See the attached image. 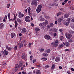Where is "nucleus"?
Wrapping results in <instances>:
<instances>
[{
  "instance_id": "nucleus-1",
  "label": "nucleus",
  "mask_w": 74,
  "mask_h": 74,
  "mask_svg": "<svg viewBox=\"0 0 74 74\" xmlns=\"http://www.w3.org/2000/svg\"><path fill=\"white\" fill-rule=\"evenodd\" d=\"M58 42H59L58 40H56L55 41V42L51 43V45L52 46V47H57L58 45H59Z\"/></svg>"
},
{
  "instance_id": "nucleus-2",
  "label": "nucleus",
  "mask_w": 74,
  "mask_h": 74,
  "mask_svg": "<svg viewBox=\"0 0 74 74\" xmlns=\"http://www.w3.org/2000/svg\"><path fill=\"white\" fill-rule=\"evenodd\" d=\"M42 8V5H39L38 6L36 9V12L38 13H39L41 11V8Z\"/></svg>"
},
{
  "instance_id": "nucleus-3",
  "label": "nucleus",
  "mask_w": 74,
  "mask_h": 74,
  "mask_svg": "<svg viewBox=\"0 0 74 74\" xmlns=\"http://www.w3.org/2000/svg\"><path fill=\"white\" fill-rule=\"evenodd\" d=\"M38 3V2L37 0H33L31 3V5H35V6H37Z\"/></svg>"
},
{
  "instance_id": "nucleus-4",
  "label": "nucleus",
  "mask_w": 74,
  "mask_h": 74,
  "mask_svg": "<svg viewBox=\"0 0 74 74\" xmlns=\"http://www.w3.org/2000/svg\"><path fill=\"white\" fill-rule=\"evenodd\" d=\"M65 35L66 36V38H67V39H68V40L71 39V38L72 37V35L70 34H67V33H66L65 34Z\"/></svg>"
},
{
  "instance_id": "nucleus-5",
  "label": "nucleus",
  "mask_w": 74,
  "mask_h": 74,
  "mask_svg": "<svg viewBox=\"0 0 74 74\" xmlns=\"http://www.w3.org/2000/svg\"><path fill=\"white\" fill-rule=\"evenodd\" d=\"M70 19H67L66 20V22L65 24V25L66 26H69V23H70Z\"/></svg>"
},
{
  "instance_id": "nucleus-6",
  "label": "nucleus",
  "mask_w": 74,
  "mask_h": 74,
  "mask_svg": "<svg viewBox=\"0 0 74 74\" xmlns=\"http://www.w3.org/2000/svg\"><path fill=\"white\" fill-rule=\"evenodd\" d=\"M8 51L6 49L4 50L3 52V54L4 55H7L8 54Z\"/></svg>"
},
{
  "instance_id": "nucleus-7",
  "label": "nucleus",
  "mask_w": 74,
  "mask_h": 74,
  "mask_svg": "<svg viewBox=\"0 0 74 74\" xmlns=\"http://www.w3.org/2000/svg\"><path fill=\"white\" fill-rule=\"evenodd\" d=\"M18 14V17L20 18L24 16V14H22L21 12H19Z\"/></svg>"
},
{
  "instance_id": "nucleus-8",
  "label": "nucleus",
  "mask_w": 74,
  "mask_h": 74,
  "mask_svg": "<svg viewBox=\"0 0 74 74\" xmlns=\"http://www.w3.org/2000/svg\"><path fill=\"white\" fill-rule=\"evenodd\" d=\"M6 48L9 51H11V50L12 49V48L10 47H9L8 45L6 46Z\"/></svg>"
},
{
  "instance_id": "nucleus-9",
  "label": "nucleus",
  "mask_w": 74,
  "mask_h": 74,
  "mask_svg": "<svg viewBox=\"0 0 74 74\" xmlns=\"http://www.w3.org/2000/svg\"><path fill=\"white\" fill-rule=\"evenodd\" d=\"M24 42H25V41H24L23 42H21L20 43V44L18 46L19 48H22V47H23V43Z\"/></svg>"
},
{
  "instance_id": "nucleus-10",
  "label": "nucleus",
  "mask_w": 74,
  "mask_h": 74,
  "mask_svg": "<svg viewBox=\"0 0 74 74\" xmlns=\"http://www.w3.org/2000/svg\"><path fill=\"white\" fill-rule=\"evenodd\" d=\"M26 32H27V30L26 29V28H24L22 29V30L21 31V33H25Z\"/></svg>"
},
{
  "instance_id": "nucleus-11",
  "label": "nucleus",
  "mask_w": 74,
  "mask_h": 74,
  "mask_svg": "<svg viewBox=\"0 0 74 74\" xmlns=\"http://www.w3.org/2000/svg\"><path fill=\"white\" fill-rule=\"evenodd\" d=\"M45 38L46 40H49L50 39V36L48 35H45Z\"/></svg>"
},
{
  "instance_id": "nucleus-12",
  "label": "nucleus",
  "mask_w": 74,
  "mask_h": 74,
  "mask_svg": "<svg viewBox=\"0 0 74 74\" xmlns=\"http://www.w3.org/2000/svg\"><path fill=\"white\" fill-rule=\"evenodd\" d=\"M18 68H19V65L16 64L15 67V72L16 71H17V70H18Z\"/></svg>"
},
{
  "instance_id": "nucleus-13",
  "label": "nucleus",
  "mask_w": 74,
  "mask_h": 74,
  "mask_svg": "<svg viewBox=\"0 0 74 74\" xmlns=\"http://www.w3.org/2000/svg\"><path fill=\"white\" fill-rule=\"evenodd\" d=\"M43 26H46L48 23V21H47L46 20L45 22L42 23Z\"/></svg>"
},
{
  "instance_id": "nucleus-14",
  "label": "nucleus",
  "mask_w": 74,
  "mask_h": 74,
  "mask_svg": "<svg viewBox=\"0 0 74 74\" xmlns=\"http://www.w3.org/2000/svg\"><path fill=\"white\" fill-rule=\"evenodd\" d=\"M23 64L22 61H20L19 62L18 66H19V67H22L23 66Z\"/></svg>"
},
{
  "instance_id": "nucleus-15",
  "label": "nucleus",
  "mask_w": 74,
  "mask_h": 74,
  "mask_svg": "<svg viewBox=\"0 0 74 74\" xmlns=\"http://www.w3.org/2000/svg\"><path fill=\"white\" fill-rule=\"evenodd\" d=\"M41 72L40 70H37L36 71V74H41Z\"/></svg>"
},
{
  "instance_id": "nucleus-16",
  "label": "nucleus",
  "mask_w": 74,
  "mask_h": 74,
  "mask_svg": "<svg viewBox=\"0 0 74 74\" xmlns=\"http://www.w3.org/2000/svg\"><path fill=\"white\" fill-rule=\"evenodd\" d=\"M15 35V34L14 32L10 34L11 38H14Z\"/></svg>"
},
{
  "instance_id": "nucleus-17",
  "label": "nucleus",
  "mask_w": 74,
  "mask_h": 74,
  "mask_svg": "<svg viewBox=\"0 0 74 74\" xmlns=\"http://www.w3.org/2000/svg\"><path fill=\"white\" fill-rule=\"evenodd\" d=\"M21 58L22 59H25V58H26V55L24 53H23L22 54L21 56Z\"/></svg>"
},
{
  "instance_id": "nucleus-18",
  "label": "nucleus",
  "mask_w": 74,
  "mask_h": 74,
  "mask_svg": "<svg viewBox=\"0 0 74 74\" xmlns=\"http://www.w3.org/2000/svg\"><path fill=\"white\" fill-rule=\"evenodd\" d=\"M69 14H66L64 15V18H67L69 17Z\"/></svg>"
},
{
  "instance_id": "nucleus-19",
  "label": "nucleus",
  "mask_w": 74,
  "mask_h": 74,
  "mask_svg": "<svg viewBox=\"0 0 74 74\" xmlns=\"http://www.w3.org/2000/svg\"><path fill=\"white\" fill-rule=\"evenodd\" d=\"M4 27V24L1 23L0 24V29H1Z\"/></svg>"
},
{
  "instance_id": "nucleus-20",
  "label": "nucleus",
  "mask_w": 74,
  "mask_h": 74,
  "mask_svg": "<svg viewBox=\"0 0 74 74\" xmlns=\"http://www.w3.org/2000/svg\"><path fill=\"white\" fill-rule=\"evenodd\" d=\"M30 10H31V9L30 8V7H29L28 10V13L29 15L31 14V13H30Z\"/></svg>"
},
{
  "instance_id": "nucleus-21",
  "label": "nucleus",
  "mask_w": 74,
  "mask_h": 74,
  "mask_svg": "<svg viewBox=\"0 0 74 74\" xmlns=\"http://www.w3.org/2000/svg\"><path fill=\"white\" fill-rule=\"evenodd\" d=\"M41 60H42L43 61H46L47 60V58H41Z\"/></svg>"
},
{
  "instance_id": "nucleus-22",
  "label": "nucleus",
  "mask_w": 74,
  "mask_h": 74,
  "mask_svg": "<svg viewBox=\"0 0 74 74\" xmlns=\"http://www.w3.org/2000/svg\"><path fill=\"white\" fill-rule=\"evenodd\" d=\"M15 23V27H16L18 26V23H17V21L16 20L14 22Z\"/></svg>"
},
{
  "instance_id": "nucleus-23",
  "label": "nucleus",
  "mask_w": 74,
  "mask_h": 74,
  "mask_svg": "<svg viewBox=\"0 0 74 74\" xmlns=\"http://www.w3.org/2000/svg\"><path fill=\"white\" fill-rule=\"evenodd\" d=\"M55 64H53L52 66V67L51 68V69H52V70H53L55 69Z\"/></svg>"
},
{
  "instance_id": "nucleus-24",
  "label": "nucleus",
  "mask_w": 74,
  "mask_h": 74,
  "mask_svg": "<svg viewBox=\"0 0 74 74\" xmlns=\"http://www.w3.org/2000/svg\"><path fill=\"white\" fill-rule=\"evenodd\" d=\"M65 45L67 47H69L70 46V44L68 43L67 42H65Z\"/></svg>"
},
{
  "instance_id": "nucleus-25",
  "label": "nucleus",
  "mask_w": 74,
  "mask_h": 74,
  "mask_svg": "<svg viewBox=\"0 0 74 74\" xmlns=\"http://www.w3.org/2000/svg\"><path fill=\"white\" fill-rule=\"evenodd\" d=\"M55 60L56 62H59L60 61V59L58 57H56L55 59Z\"/></svg>"
},
{
  "instance_id": "nucleus-26",
  "label": "nucleus",
  "mask_w": 74,
  "mask_h": 74,
  "mask_svg": "<svg viewBox=\"0 0 74 74\" xmlns=\"http://www.w3.org/2000/svg\"><path fill=\"white\" fill-rule=\"evenodd\" d=\"M42 55L43 56H46L47 57L48 56V54L47 53H43L42 54Z\"/></svg>"
},
{
  "instance_id": "nucleus-27",
  "label": "nucleus",
  "mask_w": 74,
  "mask_h": 74,
  "mask_svg": "<svg viewBox=\"0 0 74 74\" xmlns=\"http://www.w3.org/2000/svg\"><path fill=\"white\" fill-rule=\"evenodd\" d=\"M64 46L62 44L60 45L58 47L60 49V48H63V47Z\"/></svg>"
},
{
  "instance_id": "nucleus-28",
  "label": "nucleus",
  "mask_w": 74,
  "mask_h": 74,
  "mask_svg": "<svg viewBox=\"0 0 74 74\" xmlns=\"http://www.w3.org/2000/svg\"><path fill=\"white\" fill-rule=\"evenodd\" d=\"M63 19H58V22H60L62 21Z\"/></svg>"
},
{
  "instance_id": "nucleus-29",
  "label": "nucleus",
  "mask_w": 74,
  "mask_h": 74,
  "mask_svg": "<svg viewBox=\"0 0 74 74\" xmlns=\"http://www.w3.org/2000/svg\"><path fill=\"white\" fill-rule=\"evenodd\" d=\"M47 52L48 53H49L51 52V50L50 49H48L47 50Z\"/></svg>"
},
{
  "instance_id": "nucleus-30",
  "label": "nucleus",
  "mask_w": 74,
  "mask_h": 74,
  "mask_svg": "<svg viewBox=\"0 0 74 74\" xmlns=\"http://www.w3.org/2000/svg\"><path fill=\"white\" fill-rule=\"evenodd\" d=\"M40 29H39V28H36V29H35V31H36L37 32H38V31H40Z\"/></svg>"
},
{
  "instance_id": "nucleus-31",
  "label": "nucleus",
  "mask_w": 74,
  "mask_h": 74,
  "mask_svg": "<svg viewBox=\"0 0 74 74\" xmlns=\"http://www.w3.org/2000/svg\"><path fill=\"white\" fill-rule=\"evenodd\" d=\"M53 25H54V24H53V23H51L50 24V27H52L53 26Z\"/></svg>"
},
{
  "instance_id": "nucleus-32",
  "label": "nucleus",
  "mask_w": 74,
  "mask_h": 74,
  "mask_svg": "<svg viewBox=\"0 0 74 74\" xmlns=\"http://www.w3.org/2000/svg\"><path fill=\"white\" fill-rule=\"evenodd\" d=\"M25 21L26 22H30V20L28 19H25Z\"/></svg>"
},
{
  "instance_id": "nucleus-33",
  "label": "nucleus",
  "mask_w": 74,
  "mask_h": 74,
  "mask_svg": "<svg viewBox=\"0 0 74 74\" xmlns=\"http://www.w3.org/2000/svg\"><path fill=\"white\" fill-rule=\"evenodd\" d=\"M10 13H9L8 15V19H10Z\"/></svg>"
},
{
  "instance_id": "nucleus-34",
  "label": "nucleus",
  "mask_w": 74,
  "mask_h": 74,
  "mask_svg": "<svg viewBox=\"0 0 74 74\" xmlns=\"http://www.w3.org/2000/svg\"><path fill=\"white\" fill-rule=\"evenodd\" d=\"M61 14H62V12H59L57 13V16H59L60 15H61Z\"/></svg>"
},
{
  "instance_id": "nucleus-35",
  "label": "nucleus",
  "mask_w": 74,
  "mask_h": 74,
  "mask_svg": "<svg viewBox=\"0 0 74 74\" xmlns=\"http://www.w3.org/2000/svg\"><path fill=\"white\" fill-rule=\"evenodd\" d=\"M39 21H40V22H42L45 21V19H40Z\"/></svg>"
},
{
  "instance_id": "nucleus-36",
  "label": "nucleus",
  "mask_w": 74,
  "mask_h": 74,
  "mask_svg": "<svg viewBox=\"0 0 74 74\" xmlns=\"http://www.w3.org/2000/svg\"><path fill=\"white\" fill-rule=\"evenodd\" d=\"M60 38L61 41L63 40V36H61L60 37Z\"/></svg>"
},
{
  "instance_id": "nucleus-37",
  "label": "nucleus",
  "mask_w": 74,
  "mask_h": 74,
  "mask_svg": "<svg viewBox=\"0 0 74 74\" xmlns=\"http://www.w3.org/2000/svg\"><path fill=\"white\" fill-rule=\"evenodd\" d=\"M50 25L49 24H48L47 26V29H49L50 28Z\"/></svg>"
},
{
  "instance_id": "nucleus-38",
  "label": "nucleus",
  "mask_w": 74,
  "mask_h": 74,
  "mask_svg": "<svg viewBox=\"0 0 74 74\" xmlns=\"http://www.w3.org/2000/svg\"><path fill=\"white\" fill-rule=\"evenodd\" d=\"M17 21L19 23H21L22 22V21L19 19H17Z\"/></svg>"
},
{
  "instance_id": "nucleus-39",
  "label": "nucleus",
  "mask_w": 74,
  "mask_h": 74,
  "mask_svg": "<svg viewBox=\"0 0 74 74\" xmlns=\"http://www.w3.org/2000/svg\"><path fill=\"white\" fill-rule=\"evenodd\" d=\"M44 50L43 49L41 48L40 50V52H42L43 51H44Z\"/></svg>"
},
{
  "instance_id": "nucleus-40",
  "label": "nucleus",
  "mask_w": 74,
  "mask_h": 74,
  "mask_svg": "<svg viewBox=\"0 0 74 74\" xmlns=\"http://www.w3.org/2000/svg\"><path fill=\"white\" fill-rule=\"evenodd\" d=\"M49 18H51V17H49V16H45V18L46 19H49Z\"/></svg>"
},
{
  "instance_id": "nucleus-41",
  "label": "nucleus",
  "mask_w": 74,
  "mask_h": 74,
  "mask_svg": "<svg viewBox=\"0 0 74 74\" xmlns=\"http://www.w3.org/2000/svg\"><path fill=\"white\" fill-rule=\"evenodd\" d=\"M53 32H58V31L57 30V29H56L55 28L54 29Z\"/></svg>"
},
{
  "instance_id": "nucleus-42",
  "label": "nucleus",
  "mask_w": 74,
  "mask_h": 74,
  "mask_svg": "<svg viewBox=\"0 0 74 74\" xmlns=\"http://www.w3.org/2000/svg\"><path fill=\"white\" fill-rule=\"evenodd\" d=\"M18 49V47L16 46L14 47V49L15 51H16V49Z\"/></svg>"
},
{
  "instance_id": "nucleus-43",
  "label": "nucleus",
  "mask_w": 74,
  "mask_h": 74,
  "mask_svg": "<svg viewBox=\"0 0 74 74\" xmlns=\"http://www.w3.org/2000/svg\"><path fill=\"white\" fill-rule=\"evenodd\" d=\"M31 46H32V43H29L28 45V47H31Z\"/></svg>"
},
{
  "instance_id": "nucleus-44",
  "label": "nucleus",
  "mask_w": 74,
  "mask_h": 74,
  "mask_svg": "<svg viewBox=\"0 0 74 74\" xmlns=\"http://www.w3.org/2000/svg\"><path fill=\"white\" fill-rule=\"evenodd\" d=\"M68 41V42H73V40H71V39L69 40Z\"/></svg>"
},
{
  "instance_id": "nucleus-45",
  "label": "nucleus",
  "mask_w": 74,
  "mask_h": 74,
  "mask_svg": "<svg viewBox=\"0 0 74 74\" xmlns=\"http://www.w3.org/2000/svg\"><path fill=\"white\" fill-rule=\"evenodd\" d=\"M70 34H73V33H74V31H71L70 32Z\"/></svg>"
},
{
  "instance_id": "nucleus-46",
  "label": "nucleus",
  "mask_w": 74,
  "mask_h": 74,
  "mask_svg": "<svg viewBox=\"0 0 74 74\" xmlns=\"http://www.w3.org/2000/svg\"><path fill=\"white\" fill-rule=\"evenodd\" d=\"M29 18H30V17L28 16H26L25 18V19H29Z\"/></svg>"
},
{
  "instance_id": "nucleus-47",
  "label": "nucleus",
  "mask_w": 74,
  "mask_h": 74,
  "mask_svg": "<svg viewBox=\"0 0 74 74\" xmlns=\"http://www.w3.org/2000/svg\"><path fill=\"white\" fill-rule=\"evenodd\" d=\"M45 69H48V68H49V65H46L45 66Z\"/></svg>"
},
{
  "instance_id": "nucleus-48",
  "label": "nucleus",
  "mask_w": 74,
  "mask_h": 74,
  "mask_svg": "<svg viewBox=\"0 0 74 74\" xmlns=\"http://www.w3.org/2000/svg\"><path fill=\"white\" fill-rule=\"evenodd\" d=\"M32 59H33V56H31L30 57V60H32Z\"/></svg>"
},
{
  "instance_id": "nucleus-49",
  "label": "nucleus",
  "mask_w": 74,
  "mask_h": 74,
  "mask_svg": "<svg viewBox=\"0 0 74 74\" xmlns=\"http://www.w3.org/2000/svg\"><path fill=\"white\" fill-rule=\"evenodd\" d=\"M39 26H40V27L41 26H43V23H40L39 24Z\"/></svg>"
},
{
  "instance_id": "nucleus-50",
  "label": "nucleus",
  "mask_w": 74,
  "mask_h": 74,
  "mask_svg": "<svg viewBox=\"0 0 74 74\" xmlns=\"http://www.w3.org/2000/svg\"><path fill=\"white\" fill-rule=\"evenodd\" d=\"M55 57L54 56H53L51 57V59H52V60H54V59H55Z\"/></svg>"
},
{
  "instance_id": "nucleus-51",
  "label": "nucleus",
  "mask_w": 74,
  "mask_h": 74,
  "mask_svg": "<svg viewBox=\"0 0 74 74\" xmlns=\"http://www.w3.org/2000/svg\"><path fill=\"white\" fill-rule=\"evenodd\" d=\"M36 66L37 67H39V68H40V67H41V66L39 65H36Z\"/></svg>"
},
{
  "instance_id": "nucleus-52",
  "label": "nucleus",
  "mask_w": 74,
  "mask_h": 74,
  "mask_svg": "<svg viewBox=\"0 0 74 74\" xmlns=\"http://www.w3.org/2000/svg\"><path fill=\"white\" fill-rule=\"evenodd\" d=\"M7 8H10V3H8L7 5Z\"/></svg>"
},
{
  "instance_id": "nucleus-53",
  "label": "nucleus",
  "mask_w": 74,
  "mask_h": 74,
  "mask_svg": "<svg viewBox=\"0 0 74 74\" xmlns=\"http://www.w3.org/2000/svg\"><path fill=\"white\" fill-rule=\"evenodd\" d=\"M53 36H54V37H56V36H57V34H56V33H54L53 34Z\"/></svg>"
},
{
  "instance_id": "nucleus-54",
  "label": "nucleus",
  "mask_w": 74,
  "mask_h": 74,
  "mask_svg": "<svg viewBox=\"0 0 74 74\" xmlns=\"http://www.w3.org/2000/svg\"><path fill=\"white\" fill-rule=\"evenodd\" d=\"M15 19H10L9 20V21H14V20H15Z\"/></svg>"
},
{
  "instance_id": "nucleus-55",
  "label": "nucleus",
  "mask_w": 74,
  "mask_h": 74,
  "mask_svg": "<svg viewBox=\"0 0 74 74\" xmlns=\"http://www.w3.org/2000/svg\"><path fill=\"white\" fill-rule=\"evenodd\" d=\"M60 10L61 11H64V9L63 8H61L60 9Z\"/></svg>"
},
{
  "instance_id": "nucleus-56",
  "label": "nucleus",
  "mask_w": 74,
  "mask_h": 74,
  "mask_svg": "<svg viewBox=\"0 0 74 74\" xmlns=\"http://www.w3.org/2000/svg\"><path fill=\"white\" fill-rule=\"evenodd\" d=\"M59 31L60 33H62L63 32V30L61 29H60Z\"/></svg>"
},
{
  "instance_id": "nucleus-57",
  "label": "nucleus",
  "mask_w": 74,
  "mask_h": 74,
  "mask_svg": "<svg viewBox=\"0 0 74 74\" xmlns=\"http://www.w3.org/2000/svg\"><path fill=\"white\" fill-rule=\"evenodd\" d=\"M18 29L19 30H21V31L22 30V28H21V27H18Z\"/></svg>"
},
{
  "instance_id": "nucleus-58",
  "label": "nucleus",
  "mask_w": 74,
  "mask_h": 74,
  "mask_svg": "<svg viewBox=\"0 0 74 74\" xmlns=\"http://www.w3.org/2000/svg\"><path fill=\"white\" fill-rule=\"evenodd\" d=\"M52 32H50L49 33V34H50V35H52Z\"/></svg>"
},
{
  "instance_id": "nucleus-59",
  "label": "nucleus",
  "mask_w": 74,
  "mask_h": 74,
  "mask_svg": "<svg viewBox=\"0 0 74 74\" xmlns=\"http://www.w3.org/2000/svg\"><path fill=\"white\" fill-rule=\"evenodd\" d=\"M65 51H68L69 52V51H70V50L68 49H65Z\"/></svg>"
},
{
  "instance_id": "nucleus-60",
  "label": "nucleus",
  "mask_w": 74,
  "mask_h": 74,
  "mask_svg": "<svg viewBox=\"0 0 74 74\" xmlns=\"http://www.w3.org/2000/svg\"><path fill=\"white\" fill-rule=\"evenodd\" d=\"M31 25L32 26V27L34 26V24L33 23H31Z\"/></svg>"
},
{
  "instance_id": "nucleus-61",
  "label": "nucleus",
  "mask_w": 74,
  "mask_h": 74,
  "mask_svg": "<svg viewBox=\"0 0 74 74\" xmlns=\"http://www.w3.org/2000/svg\"><path fill=\"white\" fill-rule=\"evenodd\" d=\"M55 23L56 25H57L58 24V21H55Z\"/></svg>"
},
{
  "instance_id": "nucleus-62",
  "label": "nucleus",
  "mask_w": 74,
  "mask_h": 74,
  "mask_svg": "<svg viewBox=\"0 0 74 74\" xmlns=\"http://www.w3.org/2000/svg\"><path fill=\"white\" fill-rule=\"evenodd\" d=\"M25 12H27V9H26L25 10Z\"/></svg>"
},
{
  "instance_id": "nucleus-63",
  "label": "nucleus",
  "mask_w": 74,
  "mask_h": 74,
  "mask_svg": "<svg viewBox=\"0 0 74 74\" xmlns=\"http://www.w3.org/2000/svg\"><path fill=\"white\" fill-rule=\"evenodd\" d=\"M71 70L72 71H74V69L73 68H71Z\"/></svg>"
},
{
  "instance_id": "nucleus-64",
  "label": "nucleus",
  "mask_w": 74,
  "mask_h": 74,
  "mask_svg": "<svg viewBox=\"0 0 74 74\" xmlns=\"http://www.w3.org/2000/svg\"><path fill=\"white\" fill-rule=\"evenodd\" d=\"M68 1V0H65L64 1V2L65 3H67V2Z\"/></svg>"
}]
</instances>
